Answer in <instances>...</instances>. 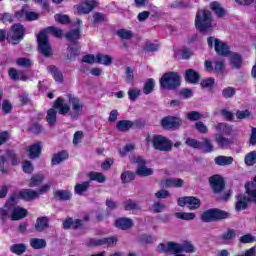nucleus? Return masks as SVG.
Segmentation results:
<instances>
[{
  "mask_svg": "<svg viewBox=\"0 0 256 256\" xmlns=\"http://www.w3.org/2000/svg\"><path fill=\"white\" fill-rule=\"evenodd\" d=\"M54 108L57 109L59 115H68L71 119L77 120L83 115L85 104L82 99L75 96H70L68 102L59 97L54 102Z\"/></svg>",
  "mask_w": 256,
  "mask_h": 256,
  "instance_id": "1",
  "label": "nucleus"
},
{
  "mask_svg": "<svg viewBox=\"0 0 256 256\" xmlns=\"http://www.w3.org/2000/svg\"><path fill=\"white\" fill-rule=\"evenodd\" d=\"M207 41L210 49H213L214 47L218 55H223V57L230 56V63L232 67H234L235 69H239V67H241V65L243 64L241 56H239V54L237 53H231V51H229V46H227V44L223 43V41L215 37H209Z\"/></svg>",
  "mask_w": 256,
  "mask_h": 256,
  "instance_id": "2",
  "label": "nucleus"
},
{
  "mask_svg": "<svg viewBox=\"0 0 256 256\" xmlns=\"http://www.w3.org/2000/svg\"><path fill=\"white\" fill-rule=\"evenodd\" d=\"M49 33L54 35V37L61 38L63 37V30L59 29L55 26H50L46 28L44 31H41L38 35V47L40 53L44 55V57H51V45L49 44Z\"/></svg>",
  "mask_w": 256,
  "mask_h": 256,
  "instance_id": "3",
  "label": "nucleus"
},
{
  "mask_svg": "<svg viewBox=\"0 0 256 256\" xmlns=\"http://www.w3.org/2000/svg\"><path fill=\"white\" fill-rule=\"evenodd\" d=\"M245 189L249 198H247L243 194L238 195L236 197V211H242L243 209H247V203H249V201H253L254 203H256V177L253 182L245 185Z\"/></svg>",
  "mask_w": 256,
  "mask_h": 256,
  "instance_id": "4",
  "label": "nucleus"
},
{
  "mask_svg": "<svg viewBox=\"0 0 256 256\" xmlns=\"http://www.w3.org/2000/svg\"><path fill=\"white\" fill-rule=\"evenodd\" d=\"M213 18L211 12L208 10H199L195 18V27L202 33L205 31H211L213 27Z\"/></svg>",
  "mask_w": 256,
  "mask_h": 256,
  "instance_id": "5",
  "label": "nucleus"
},
{
  "mask_svg": "<svg viewBox=\"0 0 256 256\" xmlns=\"http://www.w3.org/2000/svg\"><path fill=\"white\" fill-rule=\"evenodd\" d=\"M25 37V27L21 24H14L7 33L6 39L12 45H19Z\"/></svg>",
  "mask_w": 256,
  "mask_h": 256,
  "instance_id": "6",
  "label": "nucleus"
},
{
  "mask_svg": "<svg viewBox=\"0 0 256 256\" xmlns=\"http://www.w3.org/2000/svg\"><path fill=\"white\" fill-rule=\"evenodd\" d=\"M163 89H177L181 85V77L175 72L165 73L160 79Z\"/></svg>",
  "mask_w": 256,
  "mask_h": 256,
  "instance_id": "7",
  "label": "nucleus"
},
{
  "mask_svg": "<svg viewBox=\"0 0 256 256\" xmlns=\"http://www.w3.org/2000/svg\"><path fill=\"white\" fill-rule=\"evenodd\" d=\"M147 143L152 142V145L156 151H171L173 149V143L165 136L156 135L153 138L147 137Z\"/></svg>",
  "mask_w": 256,
  "mask_h": 256,
  "instance_id": "8",
  "label": "nucleus"
},
{
  "mask_svg": "<svg viewBox=\"0 0 256 256\" xmlns=\"http://www.w3.org/2000/svg\"><path fill=\"white\" fill-rule=\"evenodd\" d=\"M15 197H11L5 204L6 209L10 210V219L12 221H20V219H25L27 215V209L21 208V206H15Z\"/></svg>",
  "mask_w": 256,
  "mask_h": 256,
  "instance_id": "9",
  "label": "nucleus"
},
{
  "mask_svg": "<svg viewBox=\"0 0 256 256\" xmlns=\"http://www.w3.org/2000/svg\"><path fill=\"white\" fill-rule=\"evenodd\" d=\"M227 217H229V213L225 211L219 209H209L202 214L201 219L205 223H211V221H219L221 219H227Z\"/></svg>",
  "mask_w": 256,
  "mask_h": 256,
  "instance_id": "10",
  "label": "nucleus"
},
{
  "mask_svg": "<svg viewBox=\"0 0 256 256\" xmlns=\"http://www.w3.org/2000/svg\"><path fill=\"white\" fill-rule=\"evenodd\" d=\"M157 251L159 253H172L173 255H177V253H181V244L177 242L161 243L158 245Z\"/></svg>",
  "mask_w": 256,
  "mask_h": 256,
  "instance_id": "11",
  "label": "nucleus"
},
{
  "mask_svg": "<svg viewBox=\"0 0 256 256\" xmlns=\"http://www.w3.org/2000/svg\"><path fill=\"white\" fill-rule=\"evenodd\" d=\"M17 19H24V21H37L39 13L29 11V6H23L21 10L15 13Z\"/></svg>",
  "mask_w": 256,
  "mask_h": 256,
  "instance_id": "12",
  "label": "nucleus"
},
{
  "mask_svg": "<svg viewBox=\"0 0 256 256\" xmlns=\"http://www.w3.org/2000/svg\"><path fill=\"white\" fill-rule=\"evenodd\" d=\"M179 207H188V209H199L201 207V200L196 197L189 196V197H182L178 199Z\"/></svg>",
  "mask_w": 256,
  "mask_h": 256,
  "instance_id": "13",
  "label": "nucleus"
},
{
  "mask_svg": "<svg viewBox=\"0 0 256 256\" xmlns=\"http://www.w3.org/2000/svg\"><path fill=\"white\" fill-rule=\"evenodd\" d=\"M134 163L137 165L136 175L139 177H149L153 173V169L147 168L145 165V160L141 157H136Z\"/></svg>",
  "mask_w": 256,
  "mask_h": 256,
  "instance_id": "14",
  "label": "nucleus"
},
{
  "mask_svg": "<svg viewBox=\"0 0 256 256\" xmlns=\"http://www.w3.org/2000/svg\"><path fill=\"white\" fill-rule=\"evenodd\" d=\"M99 6V2L96 0H86L85 2H82L78 6V13L87 15L88 13H91L92 10L95 9V7Z\"/></svg>",
  "mask_w": 256,
  "mask_h": 256,
  "instance_id": "15",
  "label": "nucleus"
},
{
  "mask_svg": "<svg viewBox=\"0 0 256 256\" xmlns=\"http://www.w3.org/2000/svg\"><path fill=\"white\" fill-rule=\"evenodd\" d=\"M117 243V237L103 238V239H90L88 245L90 247H97L99 245H108L113 247Z\"/></svg>",
  "mask_w": 256,
  "mask_h": 256,
  "instance_id": "16",
  "label": "nucleus"
},
{
  "mask_svg": "<svg viewBox=\"0 0 256 256\" xmlns=\"http://www.w3.org/2000/svg\"><path fill=\"white\" fill-rule=\"evenodd\" d=\"M210 185L214 193H221V191L225 189V182L219 175H214L210 178Z\"/></svg>",
  "mask_w": 256,
  "mask_h": 256,
  "instance_id": "17",
  "label": "nucleus"
},
{
  "mask_svg": "<svg viewBox=\"0 0 256 256\" xmlns=\"http://www.w3.org/2000/svg\"><path fill=\"white\" fill-rule=\"evenodd\" d=\"M161 124L164 129H175L181 125V119L168 116L162 120Z\"/></svg>",
  "mask_w": 256,
  "mask_h": 256,
  "instance_id": "18",
  "label": "nucleus"
},
{
  "mask_svg": "<svg viewBox=\"0 0 256 256\" xmlns=\"http://www.w3.org/2000/svg\"><path fill=\"white\" fill-rule=\"evenodd\" d=\"M19 195L24 201H34V199H39V193L33 189H23L19 192Z\"/></svg>",
  "mask_w": 256,
  "mask_h": 256,
  "instance_id": "19",
  "label": "nucleus"
},
{
  "mask_svg": "<svg viewBox=\"0 0 256 256\" xmlns=\"http://www.w3.org/2000/svg\"><path fill=\"white\" fill-rule=\"evenodd\" d=\"M162 187H183V179L181 178H168L162 180Z\"/></svg>",
  "mask_w": 256,
  "mask_h": 256,
  "instance_id": "20",
  "label": "nucleus"
},
{
  "mask_svg": "<svg viewBox=\"0 0 256 256\" xmlns=\"http://www.w3.org/2000/svg\"><path fill=\"white\" fill-rule=\"evenodd\" d=\"M115 226L118 229H122L123 231H125V230L131 229V227H133V220H131L129 218H119L116 220Z\"/></svg>",
  "mask_w": 256,
  "mask_h": 256,
  "instance_id": "21",
  "label": "nucleus"
},
{
  "mask_svg": "<svg viewBox=\"0 0 256 256\" xmlns=\"http://www.w3.org/2000/svg\"><path fill=\"white\" fill-rule=\"evenodd\" d=\"M30 159H37L41 155V143H36L27 148Z\"/></svg>",
  "mask_w": 256,
  "mask_h": 256,
  "instance_id": "22",
  "label": "nucleus"
},
{
  "mask_svg": "<svg viewBox=\"0 0 256 256\" xmlns=\"http://www.w3.org/2000/svg\"><path fill=\"white\" fill-rule=\"evenodd\" d=\"M217 135H231L233 128L229 124L219 123L215 126Z\"/></svg>",
  "mask_w": 256,
  "mask_h": 256,
  "instance_id": "23",
  "label": "nucleus"
},
{
  "mask_svg": "<svg viewBox=\"0 0 256 256\" xmlns=\"http://www.w3.org/2000/svg\"><path fill=\"white\" fill-rule=\"evenodd\" d=\"M134 125L135 123L131 120H120L116 124V129L125 133L126 131H129V129H132Z\"/></svg>",
  "mask_w": 256,
  "mask_h": 256,
  "instance_id": "24",
  "label": "nucleus"
},
{
  "mask_svg": "<svg viewBox=\"0 0 256 256\" xmlns=\"http://www.w3.org/2000/svg\"><path fill=\"white\" fill-rule=\"evenodd\" d=\"M46 121L50 126H53L55 123H57V108H55V104H53V107L47 111Z\"/></svg>",
  "mask_w": 256,
  "mask_h": 256,
  "instance_id": "25",
  "label": "nucleus"
},
{
  "mask_svg": "<svg viewBox=\"0 0 256 256\" xmlns=\"http://www.w3.org/2000/svg\"><path fill=\"white\" fill-rule=\"evenodd\" d=\"M235 237H237V234H236L235 230L229 229L227 232H224L220 236V240L225 245H229V243H231V241H233V239H235Z\"/></svg>",
  "mask_w": 256,
  "mask_h": 256,
  "instance_id": "26",
  "label": "nucleus"
},
{
  "mask_svg": "<svg viewBox=\"0 0 256 256\" xmlns=\"http://www.w3.org/2000/svg\"><path fill=\"white\" fill-rule=\"evenodd\" d=\"M30 247H32V249H45L47 247V241L45 239H41V238H31L30 239Z\"/></svg>",
  "mask_w": 256,
  "mask_h": 256,
  "instance_id": "27",
  "label": "nucleus"
},
{
  "mask_svg": "<svg viewBox=\"0 0 256 256\" xmlns=\"http://www.w3.org/2000/svg\"><path fill=\"white\" fill-rule=\"evenodd\" d=\"M201 76H199V73L193 69L186 70V76L185 79L188 81V83H199V79Z\"/></svg>",
  "mask_w": 256,
  "mask_h": 256,
  "instance_id": "28",
  "label": "nucleus"
},
{
  "mask_svg": "<svg viewBox=\"0 0 256 256\" xmlns=\"http://www.w3.org/2000/svg\"><path fill=\"white\" fill-rule=\"evenodd\" d=\"M96 63H99L100 65H106V67H109V65L113 64V58L109 55L97 54Z\"/></svg>",
  "mask_w": 256,
  "mask_h": 256,
  "instance_id": "29",
  "label": "nucleus"
},
{
  "mask_svg": "<svg viewBox=\"0 0 256 256\" xmlns=\"http://www.w3.org/2000/svg\"><path fill=\"white\" fill-rule=\"evenodd\" d=\"M81 225L82 222L79 219L73 220L71 218H68L63 222L64 229H79Z\"/></svg>",
  "mask_w": 256,
  "mask_h": 256,
  "instance_id": "30",
  "label": "nucleus"
},
{
  "mask_svg": "<svg viewBox=\"0 0 256 256\" xmlns=\"http://www.w3.org/2000/svg\"><path fill=\"white\" fill-rule=\"evenodd\" d=\"M55 197L58 201H69L73 197V193L67 190H57L55 192Z\"/></svg>",
  "mask_w": 256,
  "mask_h": 256,
  "instance_id": "31",
  "label": "nucleus"
},
{
  "mask_svg": "<svg viewBox=\"0 0 256 256\" xmlns=\"http://www.w3.org/2000/svg\"><path fill=\"white\" fill-rule=\"evenodd\" d=\"M45 176L43 174H35L32 178L28 181V187H39L40 184L43 183Z\"/></svg>",
  "mask_w": 256,
  "mask_h": 256,
  "instance_id": "32",
  "label": "nucleus"
},
{
  "mask_svg": "<svg viewBox=\"0 0 256 256\" xmlns=\"http://www.w3.org/2000/svg\"><path fill=\"white\" fill-rule=\"evenodd\" d=\"M47 227H49V220L47 218L41 217L37 219L35 224L36 231H39V233H41V231H45Z\"/></svg>",
  "mask_w": 256,
  "mask_h": 256,
  "instance_id": "33",
  "label": "nucleus"
},
{
  "mask_svg": "<svg viewBox=\"0 0 256 256\" xmlns=\"http://www.w3.org/2000/svg\"><path fill=\"white\" fill-rule=\"evenodd\" d=\"M90 186L91 184L89 182L78 183L74 187V193L76 195H83V193H87Z\"/></svg>",
  "mask_w": 256,
  "mask_h": 256,
  "instance_id": "34",
  "label": "nucleus"
},
{
  "mask_svg": "<svg viewBox=\"0 0 256 256\" xmlns=\"http://www.w3.org/2000/svg\"><path fill=\"white\" fill-rule=\"evenodd\" d=\"M66 159H69V153L67 151L59 152L52 158V165H59V163L66 161Z\"/></svg>",
  "mask_w": 256,
  "mask_h": 256,
  "instance_id": "35",
  "label": "nucleus"
},
{
  "mask_svg": "<svg viewBox=\"0 0 256 256\" xmlns=\"http://www.w3.org/2000/svg\"><path fill=\"white\" fill-rule=\"evenodd\" d=\"M88 177L90 181H96L97 183H105L107 178L101 172H89Z\"/></svg>",
  "mask_w": 256,
  "mask_h": 256,
  "instance_id": "36",
  "label": "nucleus"
},
{
  "mask_svg": "<svg viewBox=\"0 0 256 256\" xmlns=\"http://www.w3.org/2000/svg\"><path fill=\"white\" fill-rule=\"evenodd\" d=\"M49 73L54 77V80L57 81L58 83H63V74L59 72L57 67L51 65L47 67Z\"/></svg>",
  "mask_w": 256,
  "mask_h": 256,
  "instance_id": "37",
  "label": "nucleus"
},
{
  "mask_svg": "<svg viewBox=\"0 0 256 256\" xmlns=\"http://www.w3.org/2000/svg\"><path fill=\"white\" fill-rule=\"evenodd\" d=\"M216 165L225 167V165H231L233 163V157L231 156H218L215 158Z\"/></svg>",
  "mask_w": 256,
  "mask_h": 256,
  "instance_id": "38",
  "label": "nucleus"
},
{
  "mask_svg": "<svg viewBox=\"0 0 256 256\" xmlns=\"http://www.w3.org/2000/svg\"><path fill=\"white\" fill-rule=\"evenodd\" d=\"M215 141L219 147H229V145H231V140L225 138L222 134H216Z\"/></svg>",
  "mask_w": 256,
  "mask_h": 256,
  "instance_id": "39",
  "label": "nucleus"
},
{
  "mask_svg": "<svg viewBox=\"0 0 256 256\" xmlns=\"http://www.w3.org/2000/svg\"><path fill=\"white\" fill-rule=\"evenodd\" d=\"M210 9L214 11L217 17H225V9H223V7H221V4H219L218 2H212L210 4Z\"/></svg>",
  "mask_w": 256,
  "mask_h": 256,
  "instance_id": "40",
  "label": "nucleus"
},
{
  "mask_svg": "<svg viewBox=\"0 0 256 256\" xmlns=\"http://www.w3.org/2000/svg\"><path fill=\"white\" fill-rule=\"evenodd\" d=\"M153 89H155V80H153V78H150L144 84L143 93L145 95H149L150 93H153Z\"/></svg>",
  "mask_w": 256,
  "mask_h": 256,
  "instance_id": "41",
  "label": "nucleus"
},
{
  "mask_svg": "<svg viewBox=\"0 0 256 256\" xmlns=\"http://www.w3.org/2000/svg\"><path fill=\"white\" fill-rule=\"evenodd\" d=\"M10 251L16 255H23L27 251V245L25 244H14L11 246Z\"/></svg>",
  "mask_w": 256,
  "mask_h": 256,
  "instance_id": "42",
  "label": "nucleus"
},
{
  "mask_svg": "<svg viewBox=\"0 0 256 256\" xmlns=\"http://www.w3.org/2000/svg\"><path fill=\"white\" fill-rule=\"evenodd\" d=\"M175 217L177 219H183L184 221H193L195 219V213L193 212H176Z\"/></svg>",
  "mask_w": 256,
  "mask_h": 256,
  "instance_id": "43",
  "label": "nucleus"
},
{
  "mask_svg": "<svg viewBox=\"0 0 256 256\" xmlns=\"http://www.w3.org/2000/svg\"><path fill=\"white\" fill-rule=\"evenodd\" d=\"M180 253H195V246L191 242L180 244Z\"/></svg>",
  "mask_w": 256,
  "mask_h": 256,
  "instance_id": "44",
  "label": "nucleus"
},
{
  "mask_svg": "<svg viewBox=\"0 0 256 256\" xmlns=\"http://www.w3.org/2000/svg\"><path fill=\"white\" fill-rule=\"evenodd\" d=\"M200 143L201 146L199 149H202L204 153H211V151H213V144H211V140H209L208 138H204Z\"/></svg>",
  "mask_w": 256,
  "mask_h": 256,
  "instance_id": "45",
  "label": "nucleus"
},
{
  "mask_svg": "<svg viewBox=\"0 0 256 256\" xmlns=\"http://www.w3.org/2000/svg\"><path fill=\"white\" fill-rule=\"evenodd\" d=\"M124 209L126 211H139L141 207L135 201L127 200L126 202H124Z\"/></svg>",
  "mask_w": 256,
  "mask_h": 256,
  "instance_id": "46",
  "label": "nucleus"
},
{
  "mask_svg": "<svg viewBox=\"0 0 256 256\" xmlns=\"http://www.w3.org/2000/svg\"><path fill=\"white\" fill-rule=\"evenodd\" d=\"M0 173L7 175L9 169H7V154L0 156Z\"/></svg>",
  "mask_w": 256,
  "mask_h": 256,
  "instance_id": "47",
  "label": "nucleus"
},
{
  "mask_svg": "<svg viewBox=\"0 0 256 256\" xmlns=\"http://www.w3.org/2000/svg\"><path fill=\"white\" fill-rule=\"evenodd\" d=\"M117 35L120 37V39H133V32L131 30L120 29L117 31Z\"/></svg>",
  "mask_w": 256,
  "mask_h": 256,
  "instance_id": "48",
  "label": "nucleus"
},
{
  "mask_svg": "<svg viewBox=\"0 0 256 256\" xmlns=\"http://www.w3.org/2000/svg\"><path fill=\"white\" fill-rule=\"evenodd\" d=\"M245 163H246V165H248V167H251V166L255 165V163H256V151L249 152L245 156Z\"/></svg>",
  "mask_w": 256,
  "mask_h": 256,
  "instance_id": "49",
  "label": "nucleus"
},
{
  "mask_svg": "<svg viewBox=\"0 0 256 256\" xmlns=\"http://www.w3.org/2000/svg\"><path fill=\"white\" fill-rule=\"evenodd\" d=\"M135 179V174L129 171L123 172L121 174L122 183H131Z\"/></svg>",
  "mask_w": 256,
  "mask_h": 256,
  "instance_id": "50",
  "label": "nucleus"
},
{
  "mask_svg": "<svg viewBox=\"0 0 256 256\" xmlns=\"http://www.w3.org/2000/svg\"><path fill=\"white\" fill-rule=\"evenodd\" d=\"M200 85L202 89H213V86L215 85V79L206 78L201 81Z\"/></svg>",
  "mask_w": 256,
  "mask_h": 256,
  "instance_id": "51",
  "label": "nucleus"
},
{
  "mask_svg": "<svg viewBox=\"0 0 256 256\" xmlns=\"http://www.w3.org/2000/svg\"><path fill=\"white\" fill-rule=\"evenodd\" d=\"M139 95H141V90L139 88H133L128 90V97L130 101H136Z\"/></svg>",
  "mask_w": 256,
  "mask_h": 256,
  "instance_id": "52",
  "label": "nucleus"
},
{
  "mask_svg": "<svg viewBox=\"0 0 256 256\" xmlns=\"http://www.w3.org/2000/svg\"><path fill=\"white\" fill-rule=\"evenodd\" d=\"M16 63L19 67H31L33 65V61L29 58H18Z\"/></svg>",
  "mask_w": 256,
  "mask_h": 256,
  "instance_id": "53",
  "label": "nucleus"
},
{
  "mask_svg": "<svg viewBox=\"0 0 256 256\" xmlns=\"http://www.w3.org/2000/svg\"><path fill=\"white\" fill-rule=\"evenodd\" d=\"M6 157L7 159H11L12 165H19V158L17 157L15 152H13L12 150L6 151Z\"/></svg>",
  "mask_w": 256,
  "mask_h": 256,
  "instance_id": "54",
  "label": "nucleus"
},
{
  "mask_svg": "<svg viewBox=\"0 0 256 256\" xmlns=\"http://www.w3.org/2000/svg\"><path fill=\"white\" fill-rule=\"evenodd\" d=\"M12 110L13 105L11 104V102L9 100H4L2 103V111L4 115H9V113H11Z\"/></svg>",
  "mask_w": 256,
  "mask_h": 256,
  "instance_id": "55",
  "label": "nucleus"
},
{
  "mask_svg": "<svg viewBox=\"0 0 256 256\" xmlns=\"http://www.w3.org/2000/svg\"><path fill=\"white\" fill-rule=\"evenodd\" d=\"M81 37V34H79V30H73L66 34V38L68 41H77Z\"/></svg>",
  "mask_w": 256,
  "mask_h": 256,
  "instance_id": "56",
  "label": "nucleus"
},
{
  "mask_svg": "<svg viewBox=\"0 0 256 256\" xmlns=\"http://www.w3.org/2000/svg\"><path fill=\"white\" fill-rule=\"evenodd\" d=\"M202 118H203V115L198 111H192L187 114V119L189 121H199V119H202Z\"/></svg>",
  "mask_w": 256,
  "mask_h": 256,
  "instance_id": "57",
  "label": "nucleus"
},
{
  "mask_svg": "<svg viewBox=\"0 0 256 256\" xmlns=\"http://www.w3.org/2000/svg\"><path fill=\"white\" fill-rule=\"evenodd\" d=\"M186 145H188V147H192L193 149H201V142L193 138H188L186 140Z\"/></svg>",
  "mask_w": 256,
  "mask_h": 256,
  "instance_id": "58",
  "label": "nucleus"
},
{
  "mask_svg": "<svg viewBox=\"0 0 256 256\" xmlns=\"http://www.w3.org/2000/svg\"><path fill=\"white\" fill-rule=\"evenodd\" d=\"M222 95L225 99H230L231 97H233V95H235V88L233 87L224 88L222 91Z\"/></svg>",
  "mask_w": 256,
  "mask_h": 256,
  "instance_id": "59",
  "label": "nucleus"
},
{
  "mask_svg": "<svg viewBox=\"0 0 256 256\" xmlns=\"http://www.w3.org/2000/svg\"><path fill=\"white\" fill-rule=\"evenodd\" d=\"M237 119H249L251 117V112L249 110H238L236 112Z\"/></svg>",
  "mask_w": 256,
  "mask_h": 256,
  "instance_id": "60",
  "label": "nucleus"
},
{
  "mask_svg": "<svg viewBox=\"0 0 256 256\" xmlns=\"http://www.w3.org/2000/svg\"><path fill=\"white\" fill-rule=\"evenodd\" d=\"M126 83H133L135 81V74L133 73V69L131 67L126 68Z\"/></svg>",
  "mask_w": 256,
  "mask_h": 256,
  "instance_id": "61",
  "label": "nucleus"
},
{
  "mask_svg": "<svg viewBox=\"0 0 256 256\" xmlns=\"http://www.w3.org/2000/svg\"><path fill=\"white\" fill-rule=\"evenodd\" d=\"M166 209V206L165 204L163 203H160V202H155L153 205H152V211L154 213H163V210Z\"/></svg>",
  "mask_w": 256,
  "mask_h": 256,
  "instance_id": "62",
  "label": "nucleus"
},
{
  "mask_svg": "<svg viewBox=\"0 0 256 256\" xmlns=\"http://www.w3.org/2000/svg\"><path fill=\"white\" fill-rule=\"evenodd\" d=\"M22 169L24 173H33V164L29 160H26L22 164Z\"/></svg>",
  "mask_w": 256,
  "mask_h": 256,
  "instance_id": "63",
  "label": "nucleus"
},
{
  "mask_svg": "<svg viewBox=\"0 0 256 256\" xmlns=\"http://www.w3.org/2000/svg\"><path fill=\"white\" fill-rule=\"evenodd\" d=\"M55 21H57L58 23H69V16L68 15H63V14H56L54 16Z\"/></svg>",
  "mask_w": 256,
  "mask_h": 256,
  "instance_id": "64",
  "label": "nucleus"
}]
</instances>
